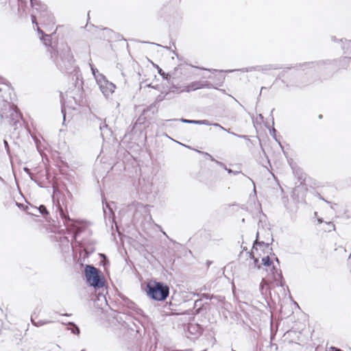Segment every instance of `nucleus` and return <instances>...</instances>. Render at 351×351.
<instances>
[{"mask_svg":"<svg viewBox=\"0 0 351 351\" xmlns=\"http://www.w3.org/2000/svg\"><path fill=\"white\" fill-rule=\"evenodd\" d=\"M12 91L10 84L0 77V128L16 130L22 127V114L19 108L10 101Z\"/></svg>","mask_w":351,"mask_h":351,"instance_id":"1","label":"nucleus"},{"mask_svg":"<svg viewBox=\"0 0 351 351\" xmlns=\"http://www.w3.org/2000/svg\"><path fill=\"white\" fill-rule=\"evenodd\" d=\"M328 60H318L313 62H305L303 63L295 64V65H287L284 66L282 65V71L278 73L276 77L277 80H280L282 83L284 84L287 88H302L306 84H303L297 80V73L293 71L289 73V71L293 69L298 71L301 69L302 71L313 70L315 71H319L322 67L326 64Z\"/></svg>","mask_w":351,"mask_h":351,"instance_id":"2","label":"nucleus"},{"mask_svg":"<svg viewBox=\"0 0 351 351\" xmlns=\"http://www.w3.org/2000/svg\"><path fill=\"white\" fill-rule=\"evenodd\" d=\"M51 57L57 68L62 72L72 73L75 71V60L70 47L66 44H61L57 49L51 47Z\"/></svg>","mask_w":351,"mask_h":351,"instance_id":"3","label":"nucleus"},{"mask_svg":"<svg viewBox=\"0 0 351 351\" xmlns=\"http://www.w3.org/2000/svg\"><path fill=\"white\" fill-rule=\"evenodd\" d=\"M30 5L32 8L31 14L32 24L38 27V21H40L41 24L47 26L55 24L53 15L48 10L47 6L43 3L40 0H32Z\"/></svg>","mask_w":351,"mask_h":351,"instance_id":"4","label":"nucleus"},{"mask_svg":"<svg viewBox=\"0 0 351 351\" xmlns=\"http://www.w3.org/2000/svg\"><path fill=\"white\" fill-rule=\"evenodd\" d=\"M84 276L86 283L93 287L95 291H104L106 287V279L103 272L93 265H85Z\"/></svg>","mask_w":351,"mask_h":351,"instance_id":"5","label":"nucleus"},{"mask_svg":"<svg viewBox=\"0 0 351 351\" xmlns=\"http://www.w3.org/2000/svg\"><path fill=\"white\" fill-rule=\"evenodd\" d=\"M145 292L150 299L162 302L169 295V287L165 282L151 280L146 285Z\"/></svg>","mask_w":351,"mask_h":351,"instance_id":"6","label":"nucleus"},{"mask_svg":"<svg viewBox=\"0 0 351 351\" xmlns=\"http://www.w3.org/2000/svg\"><path fill=\"white\" fill-rule=\"evenodd\" d=\"M96 82L101 93L106 98H108L114 92L116 88L115 84L111 82H109L104 75L98 73L97 76L96 77Z\"/></svg>","mask_w":351,"mask_h":351,"instance_id":"7","label":"nucleus"},{"mask_svg":"<svg viewBox=\"0 0 351 351\" xmlns=\"http://www.w3.org/2000/svg\"><path fill=\"white\" fill-rule=\"evenodd\" d=\"M116 319L119 323L122 322L123 326L128 328L132 331H136L137 333L140 332L141 322L138 319H134L132 316L125 313L118 315Z\"/></svg>","mask_w":351,"mask_h":351,"instance_id":"8","label":"nucleus"},{"mask_svg":"<svg viewBox=\"0 0 351 351\" xmlns=\"http://www.w3.org/2000/svg\"><path fill=\"white\" fill-rule=\"evenodd\" d=\"M114 204L113 202L111 204L104 203L103 202V211H104V217L106 226H109L112 231H113L114 225L115 228H117V223L115 221V213L113 210V208L112 205Z\"/></svg>","mask_w":351,"mask_h":351,"instance_id":"9","label":"nucleus"},{"mask_svg":"<svg viewBox=\"0 0 351 351\" xmlns=\"http://www.w3.org/2000/svg\"><path fill=\"white\" fill-rule=\"evenodd\" d=\"M270 274L272 276L273 280L276 283V286L284 287L285 286V281L283 278L282 271L278 269L275 265H272L270 269Z\"/></svg>","mask_w":351,"mask_h":351,"instance_id":"10","label":"nucleus"},{"mask_svg":"<svg viewBox=\"0 0 351 351\" xmlns=\"http://www.w3.org/2000/svg\"><path fill=\"white\" fill-rule=\"evenodd\" d=\"M189 65L190 66H191V67H194V66L192 65V64H189ZM195 68H196L197 69H199V70H205V71H212V72L219 71V72H226V73H233V72L237 71L236 69L220 70V71H218L217 69H206V68L202 67V66H195ZM258 69H259L258 65H257V66H254L243 68V69H239L238 71H240L241 72H252V71H258Z\"/></svg>","mask_w":351,"mask_h":351,"instance_id":"11","label":"nucleus"},{"mask_svg":"<svg viewBox=\"0 0 351 351\" xmlns=\"http://www.w3.org/2000/svg\"><path fill=\"white\" fill-rule=\"evenodd\" d=\"M210 307L208 302H202V299L196 300L194 302L193 310L195 314H205L207 313L208 309Z\"/></svg>","mask_w":351,"mask_h":351,"instance_id":"12","label":"nucleus"},{"mask_svg":"<svg viewBox=\"0 0 351 351\" xmlns=\"http://www.w3.org/2000/svg\"><path fill=\"white\" fill-rule=\"evenodd\" d=\"M58 211L64 226L66 229H70L73 225V219L70 218L67 212L64 211L62 207H58Z\"/></svg>","mask_w":351,"mask_h":351,"instance_id":"13","label":"nucleus"},{"mask_svg":"<svg viewBox=\"0 0 351 351\" xmlns=\"http://www.w3.org/2000/svg\"><path fill=\"white\" fill-rule=\"evenodd\" d=\"M342 43L341 48L346 58H351V40L340 39Z\"/></svg>","mask_w":351,"mask_h":351,"instance_id":"14","label":"nucleus"},{"mask_svg":"<svg viewBox=\"0 0 351 351\" xmlns=\"http://www.w3.org/2000/svg\"><path fill=\"white\" fill-rule=\"evenodd\" d=\"M258 71L266 72L270 70H279L282 69V64H269L264 65H258Z\"/></svg>","mask_w":351,"mask_h":351,"instance_id":"15","label":"nucleus"},{"mask_svg":"<svg viewBox=\"0 0 351 351\" xmlns=\"http://www.w3.org/2000/svg\"><path fill=\"white\" fill-rule=\"evenodd\" d=\"M293 173L295 174V176L297 177L298 182H300L299 186L304 184L306 174L303 172L302 169L300 168L293 169Z\"/></svg>","mask_w":351,"mask_h":351,"instance_id":"16","label":"nucleus"},{"mask_svg":"<svg viewBox=\"0 0 351 351\" xmlns=\"http://www.w3.org/2000/svg\"><path fill=\"white\" fill-rule=\"evenodd\" d=\"M180 121L188 123V124H196V125H210V123L209 121L206 119L204 120H192V119H186L184 118H181L179 119Z\"/></svg>","mask_w":351,"mask_h":351,"instance_id":"17","label":"nucleus"},{"mask_svg":"<svg viewBox=\"0 0 351 351\" xmlns=\"http://www.w3.org/2000/svg\"><path fill=\"white\" fill-rule=\"evenodd\" d=\"M27 208L28 209H36L38 213L42 215L45 217H46L49 214L47 207L43 204L40 205L38 207L29 204V206H27Z\"/></svg>","mask_w":351,"mask_h":351,"instance_id":"18","label":"nucleus"},{"mask_svg":"<svg viewBox=\"0 0 351 351\" xmlns=\"http://www.w3.org/2000/svg\"><path fill=\"white\" fill-rule=\"evenodd\" d=\"M200 89V81H195L184 86V91L189 93Z\"/></svg>","mask_w":351,"mask_h":351,"instance_id":"19","label":"nucleus"},{"mask_svg":"<svg viewBox=\"0 0 351 351\" xmlns=\"http://www.w3.org/2000/svg\"><path fill=\"white\" fill-rule=\"evenodd\" d=\"M271 243H265L264 241H254L252 246V251L258 250L256 246H259L260 247H263L264 249H269Z\"/></svg>","mask_w":351,"mask_h":351,"instance_id":"20","label":"nucleus"},{"mask_svg":"<svg viewBox=\"0 0 351 351\" xmlns=\"http://www.w3.org/2000/svg\"><path fill=\"white\" fill-rule=\"evenodd\" d=\"M274 117H272V126L271 128H270L269 126H267V125H265V127L269 130V134L270 135L273 137V138L278 143V144L281 146L280 145V142L278 140L277 138V136H276V130L274 128Z\"/></svg>","mask_w":351,"mask_h":351,"instance_id":"21","label":"nucleus"},{"mask_svg":"<svg viewBox=\"0 0 351 351\" xmlns=\"http://www.w3.org/2000/svg\"><path fill=\"white\" fill-rule=\"evenodd\" d=\"M123 301H124V304L129 309H131V310H133V311H137L138 306H137V305L134 302H132V300H130L128 298H124Z\"/></svg>","mask_w":351,"mask_h":351,"instance_id":"22","label":"nucleus"},{"mask_svg":"<svg viewBox=\"0 0 351 351\" xmlns=\"http://www.w3.org/2000/svg\"><path fill=\"white\" fill-rule=\"evenodd\" d=\"M99 129L101 130V136L103 138H104L105 132L111 134V131H110V128H108V125L106 124V121H104V123L100 125Z\"/></svg>","mask_w":351,"mask_h":351,"instance_id":"23","label":"nucleus"},{"mask_svg":"<svg viewBox=\"0 0 351 351\" xmlns=\"http://www.w3.org/2000/svg\"><path fill=\"white\" fill-rule=\"evenodd\" d=\"M149 111H152V114H154L158 112V107L155 103L152 104L147 108L144 109L143 110V113L145 114Z\"/></svg>","mask_w":351,"mask_h":351,"instance_id":"24","label":"nucleus"},{"mask_svg":"<svg viewBox=\"0 0 351 351\" xmlns=\"http://www.w3.org/2000/svg\"><path fill=\"white\" fill-rule=\"evenodd\" d=\"M195 295H197V296H199L200 297V299H206V300H211L214 298H216L217 296L214 295H211V294H209V293H193Z\"/></svg>","mask_w":351,"mask_h":351,"instance_id":"25","label":"nucleus"},{"mask_svg":"<svg viewBox=\"0 0 351 351\" xmlns=\"http://www.w3.org/2000/svg\"><path fill=\"white\" fill-rule=\"evenodd\" d=\"M262 265L265 267H271L274 263L269 256H266L262 258Z\"/></svg>","mask_w":351,"mask_h":351,"instance_id":"26","label":"nucleus"},{"mask_svg":"<svg viewBox=\"0 0 351 351\" xmlns=\"http://www.w3.org/2000/svg\"><path fill=\"white\" fill-rule=\"evenodd\" d=\"M201 88H217L214 84L208 81H200V89Z\"/></svg>","mask_w":351,"mask_h":351,"instance_id":"27","label":"nucleus"},{"mask_svg":"<svg viewBox=\"0 0 351 351\" xmlns=\"http://www.w3.org/2000/svg\"><path fill=\"white\" fill-rule=\"evenodd\" d=\"M31 322H32V324L36 327H39L43 325H45V324L51 322V321H48V320H39L38 322H36L34 320L32 316L31 317Z\"/></svg>","mask_w":351,"mask_h":351,"instance_id":"28","label":"nucleus"},{"mask_svg":"<svg viewBox=\"0 0 351 351\" xmlns=\"http://www.w3.org/2000/svg\"><path fill=\"white\" fill-rule=\"evenodd\" d=\"M144 114L143 113H142V114H141L139 116V117L138 118V119L136 121L134 125H133L132 130H131V132H132L134 130V129L138 125H141L144 123L145 120V117H144Z\"/></svg>","mask_w":351,"mask_h":351,"instance_id":"29","label":"nucleus"},{"mask_svg":"<svg viewBox=\"0 0 351 351\" xmlns=\"http://www.w3.org/2000/svg\"><path fill=\"white\" fill-rule=\"evenodd\" d=\"M158 73L162 77L164 80H168L171 75L169 73H165L161 68L157 66Z\"/></svg>","mask_w":351,"mask_h":351,"instance_id":"30","label":"nucleus"},{"mask_svg":"<svg viewBox=\"0 0 351 351\" xmlns=\"http://www.w3.org/2000/svg\"><path fill=\"white\" fill-rule=\"evenodd\" d=\"M40 40H43V43L45 46H49L51 44V36L48 34H45L40 37Z\"/></svg>","mask_w":351,"mask_h":351,"instance_id":"31","label":"nucleus"},{"mask_svg":"<svg viewBox=\"0 0 351 351\" xmlns=\"http://www.w3.org/2000/svg\"><path fill=\"white\" fill-rule=\"evenodd\" d=\"M250 257L254 260V263L255 265H256L258 269L261 268V265L259 264V259L258 258L254 257L253 251L248 252Z\"/></svg>","mask_w":351,"mask_h":351,"instance_id":"32","label":"nucleus"},{"mask_svg":"<svg viewBox=\"0 0 351 351\" xmlns=\"http://www.w3.org/2000/svg\"><path fill=\"white\" fill-rule=\"evenodd\" d=\"M226 132H227L228 133H229V134H232V135L234 136L238 137V138H243V139L247 140L248 141H250V138H249V137H248V136H247V135L238 134H236V133H234V132H230V130H226Z\"/></svg>","mask_w":351,"mask_h":351,"instance_id":"33","label":"nucleus"},{"mask_svg":"<svg viewBox=\"0 0 351 351\" xmlns=\"http://www.w3.org/2000/svg\"><path fill=\"white\" fill-rule=\"evenodd\" d=\"M60 102H61V112L63 115V119L65 120V116H66V108L64 107V102L62 101V93H60Z\"/></svg>","mask_w":351,"mask_h":351,"instance_id":"34","label":"nucleus"},{"mask_svg":"<svg viewBox=\"0 0 351 351\" xmlns=\"http://www.w3.org/2000/svg\"><path fill=\"white\" fill-rule=\"evenodd\" d=\"M100 256L102 258V265L104 267L109 265V260L105 254H100Z\"/></svg>","mask_w":351,"mask_h":351,"instance_id":"35","label":"nucleus"},{"mask_svg":"<svg viewBox=\"0 0 351 351\" xmlns=\"http://www.w3.org/2000/svg\"><path fill=\"white\" fill-rule=\"evenodd\" d=\"M60 242L63 245H65V247L69 250V240L68 239L67 237H61L60 238Z\"/></svg>","mask_w":351,"mask_h":351,"instance_id":"36","label":"nucleus"},{"mask_svg":"<svg viewBox=\"0 0 351 351\" xmlns=\"http://www.w3.org/2000/svg\"><path fill=\"white\" fill-rule=\"evenodd\" d=\"M198 152L203 154L206 158L210 159L211 161L215 162L216 160V159H215L213 156L210 155L209 153L199 151H198Z\"/></svg>","mask_w":351,"mask_h":351,"instance_id":"37","label":"nucleus"},{"mask_svg":"<svg viewBox=\"0 0 351 351\" xmlns=\"http://www.w3.org/2000/svg\"><path fill=\"white\" fill-rule=\"evenodd\" d=\"M71 190H73V186H71V189H69L68 186H66V184H64V190H65V191H66V195H67V196H68L69 197H71H71H72V193H71Z\"/></svg>","mask_w":351,"mask_h":351,"instance_id":"38","label":"nucleus"},{"mask_svg":"<svg viewBox=\"0 0 351 351\" xmlns=\"http://www.w3.org/2000/svg\"><path fill=\"white\" fill-rule=\"evenodd\" d=\"M26 212L29 215H34V216H38V214H37L38 213L36 210V209H32V208H29L28 209V208L27 207Z\"/></svg>","mask_w":351,"mask_h":351,"instance_id":"39","label":"nucleus"},{"mask_svg":"<svg viewBox=\"0 0 351 351\" xmlns=\"http://www.w3.org/2000/svg\"><path fill=\"white\" fill-rule=\"evenodd\" d=\"M3 145H4V147L6 150L7 154L8 155H10V146H9L8 142L6 140H3Z\"/></svg>","mask_w":351,"mask_h":351,"instance_id":"40","label":"nucleus"},{"mask_svg":"<svg viewBox=\"0 0 351 351\" xmlns=\"http://www.w3.org/2000/svg\"><path fill=\"white\" fill-rule=\"evenodd\" d=\"M71 332L74 335H79L80 334V328L77 326L73 325V328L71 329Z\"/></svg>","mask_w":351,"mask_h":351,"instance_id":"41","label":"nucleus"},{"mask_svg":"<svg viewBox=\"0 0 351 351\" xmlns=\"http://www.w3.org/2000/svg\"><path fill=\"white\" fill-rule=\"evenodd\" d=\"M129 351H141L137 345H133L129 348Z\"/></svg>","mask_w":351,"mask_h":351,"instance_id":"42","label":"nucleus"},{"mask_svg":"<svg viewBox=\"0 0 351 351\" xmlns=\"http://www.w3.org/2000/svg\"><path fill=\"white\" fill-rule=\"evenodd\" d=\"M97 300H98V301L104 300V301L106 302V304L107 303L106 296H105V295H104L103 293H100V294L99 295V298H98Z\"/></svg>","mask_w":351,"mask_h":351,"instance_id":"43","label":"nucleus"},{"mask_svg":"<svg viewBox=\"0 0 351 351\" xmlns=\"http://www.w3.org/2000/svg\"><path fill=\"white\" fill-rule=\"evenodd\" d=\"M215 162L217 165L220 166L221 167H222V168H223V169H224L227 167L226 166V165H225L223 162H220V161H219V160H216L215 161Z\"/></svg>","mask_w":351,"mask_h":351,"instance_id":"44","label":"nucleus"},{"mask_svg":"<svg viewBox=\"0 0 351 351\" xmlns=\"http://www.w3.org/2000/svg\"><path fill=\"white\" fill-rule=\"evenodd\" d=\"M184 64H180L178 65V66L175 67L174 69V71L173 73V74H176V73L179 70V69H182V67L184 66Z\"/></svg>","mask_w":351,"mask_h":351,"instance_id":"45","label":"nucleus"},{"mask_svg":"<svg viewBox=\"0 0 351 351\" xmlns=\"http://www.w3.org/2000/svg\"><path fill=\"white\" fill-rule=\"evenodd\" d=\"M91 71H92V73H93V75H94L95 78L96 79V77L97 76L99 71L97 69H94V68H91Z\"/></svg>","mask_w":351,"mask_h":351,"instance_id":"46","label":"nucleus"},{"mask_svg":"<svg viewBox=\"0 0 351 351\" xmlns=\"http://www.w3.org/2000/svg\"><path fill=\"white\" fill-rule=\"evenodd\" d=\"M225 170L229 173V174H237L239 173V171H234L233 170H232L231 169H229V168H226Z\"/></svg>","mask_w":351,"mask_h":351,"instance_id":"47","label":"nucleus"},{"mask_svg":"<svg viewBox=\"0 0 351 351\" xmlns=\"http://www.w3.org/2000/svg\"><path fill=\"white\" fill-rule=\"evenodd\" d=\"M30 178H31V180H32L34 181V182L38 184V186L39 187H40V188H43V187H44V186H43V185L40 182H38L37 180H34V179L32 178V176H30Z\"/></svg>","mask_w":351,"mask_h":351,"instance_id":"48","label":"nucleus"},{"mask_svg":"<svg viewBox=\"0 0 351 351\" xmlns=\"http://www.w3.org/2000/svg\"><path fill=\"white\" fill-rule=\"evenodd\" d=\"M173 54H175V55L176 56L177 58H178L180 61L182 60V57H180V56H179V54H178L177 52H176L175 51H173Z\"/></svg>","mask_w":351,"mask_h":351,"instance_id":"49","label":"nucleus"},{"mask_svg":"<svg viewBox=\"0 0 351 351\" xmlns=\"http://www.w3.org/2000/svg\"><path fill=\"white\" fill-rule=\"evenodd\" d=\"M265 88H266V87H265V86H262V87L261 88L260 93H259V95H258V97H257V100H258V101H259V99H260V97H261V96L262 90H263V89H265Z\"/></svg>","mask_w":351,"mask_h":351,"instance_id":"50","label":"nucleus"},{"mask_svg":"<svg viewBox=\"0 0 351 351\" xmlns=\"http://www.w3.org/2000/svg\"><path fill=\"white\" fill-rule=\"evenodd\" d=\"M213 125L215 126V127H219L223 130H225V131L227 130L226 128H224L223 127L221 126L219 123H214Z\"/></svg>","mask_w":351,"mask_h":351,"instance_id":"51","label":"nucleus"},{"mask_svg":"<svg viewBox=\"0 0 351 351\" xmlns=\"http://www.w3.org/2000/svg\"><path fill=\"white\" fill-rule=\"evenodd\" d=\"M146 86L147 87H150V88H154V89H157L158 88V85L157 86H152V84H147Z\"/></svg>","mask_w":351,"mask_h":351,"instance_id":"52","label":"nucleus"},{"mask_svg":"<svg viewBox=\"0 0 351 351\" xmlns=\"http://www.w3.org/2000/svg\"><path fill=\"white\" fill-rule=\"evenodd\" d=\"M37 32H38V33L39 34H40V35H43V36H44V35H45L44 32H43V30H41L40 29H39V28H38V29H37Z\"/></svg>","mask_w":351,"mask_h":351,"instance_id":"53","label":"nucleus"},{"mask_svg":"<svg viewBox=\"0 0 351 351\" xmlns=\"http://www.w3.org/2000/svg\"><path fill=\"white\" fill-rule=\"evenodd\" d=\"M331 351H343V350L339 348L332 347V348H331Z\"/></svg>","mask_w":351,"mask_h":351,"instance_id":"54","label":"nucleus"},{"mask_svg":"<svg viewBox=\"0 0 351 351\" xmlns=\"http://www.w3.org/2000/svg\"><path fill=\"white\" fill-rule=\"evenodd\" d=\"M164 97H160V96H158L157 97V101H162L163 100Z\"/></svg>","mask_w":351,"mask_h":351,"instance_id":"55","label":"nucleus"},{"mask_svg":"<svg viewBox=\"0 0 351 351\" xmlns=\"http://www.w3.org/2000/svg\"><path fill=\"white\" fill-rule=\"evenodd\" d=\"M207 289V287L204 285V287L200 288V291H206Z\"/></svg>","mask_w":351,"mask_h":351,"instance_id":"56","label":"nucleus"},{"mask_svg":"<svg viewBox=\"0 0 351 351\" xmlns=\"http://www.w3.org/2000/svg\"><path fill=\"white\" fill-rule=\"evenodd\" d=\"M252 183L254 184V190H253L254 193L255 195H256V189H255V184H254L253 180H252Z\"/></svg>","mask_w":351,"mask_h":351,"instance_id":"57","label":"nucleus"},{"mask_svg":"<svg viewBox=\"0 0 351 351\" xmlns=\"http://www.w3.org/2000/svg\"><path fill=\"white\" fill-rule=\"evenodd\" d=\"M144 43H149V44H151V45H156L159 47H162V45H158V44H156V43H149V42H143Z\"/></svg>","mask_w":351,"mask_h":351,"instance_id":"58","label":"nucleus"},{"mask_svg":"<svg viewBox=\"0 0 351 351\" xmlns=\"http://www.w3.org/2000/svg\"><path fill=\"white\" fill-rule=\"evenodd\" d=\"M331 39L334 42L340 41V40L337 39L336 37H335V36H332Z\"/></svg>","mask_w":351,"mask_h":351,"instance_id":"59","label":"nucleus"},{"mask_svg":"<svg viewBox=\"0 0 351 351\" xmlns=\"http://www.w3.org/2000/svg\"><path fill=\"white\" fill-rule=\"evenodd\" d=\"M319 195H320L319 194ZM319 198H320L321 199H322L323 201H324V202H327L328 204H330V203H331L330 202H328V201L325 200V199H324V198H323V197H321V196H319Z\"/></svg>","mask_w":351,"mask_h":351,"instance_id":"60","label":"nucleus"},{"mask_svg":"<svg viewBox=\"0 0 351 351\" xmlns=\"http://www.w3.org/2000/svg\"><path fill=\"white\" fill-rule=\"evenodd\" d=\"M258 237H259V232H256V239H255V241H258Z\"/></svg>","mask_w":351,"mask_h":351,"instance_id":"61","label":"nucleus"},{"mask_svg":"<svg viewBox=\"0 0 351 351\" xmlns=\"http://www.w3.org/2000/svg\"><path fill=\"white\" fill-rule=\"evenodd\" d=\"M275 261H276V263H277L278 265L280 264L279 258H278L277 256H276V257H275Z\"/></svg>","mask_w":351,"mask_h":351,"instance_id":"62","label":"nucleus"},{"mask_svg":"<svg viewBox=\"0 0 351 351\" xmlns=\"http://www.w3.org/2000/svg\"><path fill=\"white\" fill-rule=\"evenodd\" d=\"M212 263H213V261H207V262H206V264L208 265V266H210Z\"/></svg>","mask_w":351,"mask_h":351,"instance_id":"63","label":"nucleus"},{"mask_svg":"<svg viewBox=\"0 0 351 351\" xmlns=\"http://www.w3.org/2000/svg\"><path fill=\"white\" fill-rule=\"evenodd\" d=\"M104 30L109 32H112V30L110 29H109V28H104Z\"/></svg>","mask_w":351,"mask_h":351,"instance_id":"64","label":"nucleus"}]
</instances>
